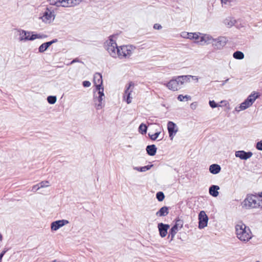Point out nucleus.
Wrapping results in <instances>:
<instances>
[{"label":"nucleus","instance_id":"9","mask_svg":"<svg viewBox=\"0 0 262 262\" xmlns=\"http://www.w3.org/2000/svg\"><path fill=\"white\" fill-rule=\"evenodd\" d=\"M199 228H204L207 225L208 217L204 211H201L199 214Z\"/></svg>","mask_w":262,"mask_h":262},{"label":"nucleus","instance_id":"47","mask_svg":"<svg viewBox=\"0 0 262 262\" xmlns=\"http://www.w3.org/2000/svg\"><path fill=\"white\" fill-rule=\"evenodd\" d=\"M75 62V60H73V61L71 62V63H73V62Z\"/></svg>","mask_w":262,"mask_h":262},{"label":"nucleus","instance_id":"19","mask_svg":"<svg viewBox=\"0 0 262 262\" xmlns=\"http://www.w3.org/2000/svg\"><path fill=\"white\" fill-rule=\"evenodd\" d=\"M220 189L219 186L217 185H212L209 188V193L214 197H216L219 195L218 190Z\"/></svg>","mask_w":262,"mask_h":262},{"label":"nucleus","instance_id":"26","mask_svg":"<svg viewBox=\"0 0 262 262\" xmlns=\"http://www.w3.org/2000/svg\"><path fill=\"white\" fill-rule=\"evenodd\" d=\"M233 57L237 59H242L244 57V54L243 53L240 51H236L234 53Z\"/></svg>","mask_w":262,"mask_h":262},{"label":"nucleus","instance_id":"29","mask_svg":"<svg viewBox=\"0 0 262 262\" xmlns=\"http://www.w3.org/2000/svg\"><path fill=\"white\" fill-rule=\"evenodd\" d=\"M160 132H158L155 133V134H150V133L148 134V135L152 140H156L159 137V135L160 134Z\"/></svg>","mask_w":262,"mask_h":262},{"label":"nucleus","instance_id":"31","mask_svg":"<svg viewBox=\"0 0 262 262\" xmlns=\"http://www.w3.org/2000/svg\"><path fill=\"white\" fill-rule=\"evenodd\" d=\"M245 109H246V101L242 103L239 106L235 107V111L237 112H239Z\"/></svg>","mask_w":262,"mask_h":262},{"label":"nucleus","instance_id":"45","mask_svg":"<svg viewBox=\"0 0 262 262\" xmlns=\"http://www.w3.org/2000/svg\"><path fill=\"white\" fill-rule=\"evenodd\" d=\"M3 239V236L2 234L0 233V241H2Z\"/></svg>","mask_w":262,"mask_h":262},{"label":"nucleus","instance_id":"44","mask_svg":"<svg viewBox=\"0 0 262 262\" xmlns=\"http://www.w3.org/2000/svg\"><path fill=\"white\" fill-rule=\"evenodd\" d=\"M229 0H221V2L222 3L227 4L228 2H229Z\"/></svg>","mask_w":262,"mask_h":262},{"label":"nucleus","instance_id":"12","mask_svg":"<svg viewBox=\"0 0 262 262\" xmlns=\"http://www.w3.org/2000/svg\"><path fill=\"white\" fill-rule=\"evenodd\" d=\"M69 223L67 220H58L52 223L51 225V230L53 231H56L60 227Z\"/></svg>","mask_w":262,"mask_h":262},{"label":"nucleus","instance_id":"3","mask_svg":"<svg viewBox=\"0 0 262 262\" xmlns=\"http://www.w3.org/2000/svg\"><path fill=\"white\" fill-rule=\"evenodd\" d=\"M248 205L251 208L262 207V195L249 194L247 196Z\"/></svg>","mask_w":262,"mask_h":262},{"label":"nucleus","instance_id":"6","mask_svg":"<svg viewBox=\"0 0 262 262\" xmlns=\"http://www.w3.org/2000/svg\"><path fill=\"white\" fill-rule=\"evenodd\" d=\"M211 39L212 37L210 36L197 32L195 33L193 40L195 43L204 45L208 43Z\"/></svg>","mask_w":262,"mask_h":262},{"label":"nucleus","instance_id":"28","mask_svg":"<svg viewBox=\"0 0 262 262\" xmlns=\"http://www.w3.org/2000/svg\"><path fill=\"white\" fill-rule=\"evenodd\" d=\"M147 128V126L145 124L142 123L139 126V131L142 134H145L146 133Z\"/></svg>","mask_w":262,"mask_h":262},{"label":"nucleus","instance_id":"16","mask_svg":"<svg viewBox=\"0 0 262 262\" xmlns=\"http://www.w3.org/2000/svg\"><path fill=\"white\" fill-rule=\"evenodd\" d=\"M63 7H74L80 4L81 0H62Z\"/></svg>","mask_w":262,"mask_h":262},{"label":"nucleus","instance_id":"7","mask_svg":"<svg viewBox=\"0 0 262 262\" xmlns=\"http://www.w3.org/2000/svg\"><path fill=\"white\" fill-rule=\"evenodd\" d=\"M246 226L244 224H238L236 226L237 237L241 240L246 241Z\"/></svg>","mask_w":262,"mask_h":262},{"label":"nucleus","instance_id":"2","mask_svg":"<svg viewBox=\"0 0 262 262\" xmlns=\"http://www.w3.org/2000/svg\"><path fill=\"white\" fill-rule=\"evenodd\" d=\"M135 47L131 45H123L117 48V56L120 59H128L132 55Z\"/></svg>","mask_w":262,"mask_h":262},{"label":"nucleus","instance_id":"24","mask_svg":"<svg viewBox=\"0 0 262 262\" xmlns=\"http://www.w3.org/2000/svg\"><path fill=\"white\" fill-rule=\"evenodd\" d=\"M235 156L241 159H246V151L244 150L237 151L235 152Z\"/></svg>","mask_w":262,"mask_h":262},{"label":"nucleus","instance_id":"37","mask_svg":"<svg viewBox=\"0 0 262 262\" xmlns=\"http://www.w3.org/2000/svg\"><path fill=\"white\" fill-rule=\"evenodd\" d=\"M82 84L84 87H89L91 85V82L89 81H84Z\"/></svg>","mask_w":262,"mask_h":262},{"label":"nucleus","instance_id":"46","mask_svg":"<svg viewBox=\"0 0 262 262\" xmlns=\"http://www.w3.org/2000/svg\"><path fill=\"white\" fill-rule=\"evenodd\" d=\"M220 103H225L226 104L227 101H221Z\"/></svg>","mask_w":262,"mask_h":262},{"label":"nucleus","instance_id":"11","mask_svg":"<svg viewBox=\"0 0 262 262\" xmlns=\"http://www.w3.org/2000/svg\"><path fill=\"white\" fill-rule=\"evenodd\" d=\"M167 129L169 137L172 140L174 136L178 132L176 124L172 121H169L167 124Z\"/></svg>","mask_w":262,"mask_h":262},{"label":"nucleus","instance_id":"18","mask_svg":"<svg viewBox=\"0 0 262 262\" xmlns=\"http://www.w3.org/2000/svg\"><path fill=\"white\" fill-rule=\"evenodd\" d=\"M93 82L96 87L102 86V76L99 73H96L94 76Z\"/></svg>","mask_w":262,"mask_h":262},{"label":"nucleus","instance_id":"36","mask_svg":"<svg viewBox=\"0 0 262 262\" xmlns=\"http://www.w3.org/2000/svg\"><path fill=\"white\" fill-rule=\"evenodd\" d=\"M188 35L189 33L186 32H182V33L181 34V36L184 38H188Z\"/></svg>","mask_w":262,"mask_h":262},{"label":"nucleus","instance_id":"40","mask_svg":"<svg viewBox=\"0 0 262 262\" xmlns=\"http://www.w3.org/2000/svg\"><path fill=\"white\" fill-rule=\"evenodd\" d=\"M6 250H4L1 253V254H0V262H2V258L4 256V254L6 253Z\"/></svg>","mask_w":262,"mask_h":262},{"label":"nucleus","instance_id":"17","mask_svg":"<svg viewBox=\"0 0 262 262\" xmlns=\"http://www.w3.org/2000/svg\"><path fill=\"white\" fill-rule=\"evenodd\" d=\"M57 41V39H53L50 41H48L45 43L41 44L38 48L39 52L40 53L44 52L46 50L48 49V48L53 43L56 42Z\"/></svg>","mask_w":262,"mask_h":262},{"label":"nucleus","instance_id":"30","mask_svg":"<svg viewBox=\"0 0 262 262\" xmlns=\"http://www.w3.org/2000/svg\"><path fill=\"white\" fill-rule=\"evenodd\" d=\"M156 197L159 201L161 202L164 199L165 195L162 192L160 191L157 193Z\"/></svg>","mask_w":262,"mask_h":262},{"label":"nucleus","instance_id":"13","mask_svg":"<svg viewBox=\"0 0 262 262\" xmlns=\"http://www.w3.org/2000/svg\"><path fill=\"white\" fill-rule=\"evenodd\" d=\"M42 20L46 23H50L54 18V15L49 9H47L42 16Z\"/></svg>","mask_w":262,"mask_h":262},{"label":"nucleus","instance_id":"27","mask_svg":"<svg viewBox=\"0 0 262 262\" xmlns=\"http://www.w3.org/2000/svg\"><path fill=\"white\" fill-rule=\"evenodd\" d=\"M177 98L180 101H183L184 99H185L186 101L190 100L191 99V96L189 95L183 96V95H179Z\"/></svg>","mask_w":262,"mask_h":262},{"label":"nucleus","instance_id":"1","mask_svg":"<svg viewBox=\"0 0 262 262\" xmlns=\"http://www.w3.org/2000/svg\"><path fill=\"white\" fill-rule=\"evenodd\" d=\"M189 79L188 76H179L175 79L170 80L167 84V87L170 90L176 91L180 89V85Z\"/></svg>","mask_w":262,"mask_h":262},{"label":"nucleus","instance_id":"5","mask_svg":"<svg viewBox=\"0 0 262 262\" xmlns=\"http://www.w3.org/2000/svg\"><path fill=\"white\" fill-rule=\"evenodd\" d=\"M175 224L171 228L169 232V235L171 236V239L172 240L177 232L183 227V221L178 217L175 219Z\"/></svg>","mask_w":262,"mask_h":262},{"label":"nucleus","instance_id":"42","mask_svg":"<svg viewBox=\"0 0 262 262\" xmlns=\"http://www.w3.org/2000/svg\"><path fill=\"white\" fill-rule=\"evenodd\" d=\"M148 169V168L147 166L142 167L141 168V171H145V170Z\"/></svg>","mask_w":262,"mask_h":262},{"label":"nucleus","instance_id":"32","mask_svg":"<svg viewBox=\"0 0 262 262\" xmlns=\"http://www.w3.org/2000/svg\"><path fill=\"white\" fill-rule=\"evenodd\" d=\"M47 100L50 104H54L56 101V96H50L48 97Z\"/></svg>","mask_w":262,"mask_h":262},{"label":"nucleus","instance_id":"21","mask_svg":"<svg viewBox=\"0 0 262 262\" xmlns=\"http://www.w3.org/2000/svg\"><path fill=\"white\" fill-rule=\"evenodd\" d=\"M168 208L167 207H162L158 212L156 213V215L158 216H166L168 214Z\"/></svg>","mask_w":262,"mask_h":262},{"label":"nucleus","instance_id":"39","mask_svg":"<svg viewBox=\"0 0 262 262\" xmlns=\"http://www.w3.org/2000/svg\"><path fill=\"white\" fill-rule=\"evenodd\" d=\"M154 28L156 30H160L162 28V26L159 24H155L154 25Z\"/></svg>","mask_w":262,"mask_h":262},{"label":"nucleus","instance_id":"15","mask_svg":"<svg viewBox=\"0 0 262 262\" xmlns=\"http://www.w3.org/2000/svg\"><path fill=\"white\" fill-rule=\"evenodd\" d=\"M259 96L257 92H253L247 99V108L251 106L255 101L256 98Z\"/></svg>","mask_w":262,"mask_h":262},{"label":"nucleus","instance_id":"25","mask_svg":"<svg viewBox=\"0 0 262 262\" xmlns=\"http://www.w3.org/2000/svg\"><path fill=\"white\" fill-rule=\"evenodd\" d=\"M50 4L55 5L57 7H63L62 0H50Z\"/></svg>","mask_w":262,"mask_h":262},{"label":"nucleus","instance_id":"41","mask_svg":"<svg viewBox=\"0 0 262 262\" xmlns=\"http://www.w3.org/2000/svg\"><path fill=\"white\" fill-rule=\"evenodd\" d=\"M39 188H40V187H39V184H37V185H35L33 186V187L32 188V189L34 190H37Z\"/></svg>","mask_w":262,"mask_h":262},{"label":"nucleus","instance_id":"8","mask_svg":"<svg viewBox=\"0 0 262 262\" xmlns=\"http://www.w3.org/2000/svg\"><path fill=\"white\" fill-rule=\"evenodd\" d=\"M20 40H33L36 38H41V36L38 34H32L31 35V33L29 32H27L24 30H22L20 32Z\"/></svg>","mask_w":262,"mask_h":262},{"label":"nucleus","instance_id":"33","mask_svg":"<svg viewBox=\"0 0 262 262\" xmlns=\"http://www.w3.org/2000/svg\"><path fill=\"white\" fill-rule=\"evenodd\" d=\"M40 185V188H43L44 187H47L49 186V182L48 181H42L39 184Z\"/></svg>","mask_w":262,"mask_h":262},{"label":"nucleus","instance_id":"22","mask_svg":"<svg viewBox=\"0 0 262 262\" xmlns=\"http://www.w3.org/2000/svg\"><path fill=\"white\" fill-rule=\"evenodd\" d=\"M147 154L151 156H155L157 151V148L155 145H148L146 147Z\"/></svg>","mask_w":262,"mask_h":262},{"label":"nucleus","instance_id":"10","mask_svg":"<svg viewBox=\"0 0 262 262\" xmlns=\"http://www.w3.org/2000/svg\"><path fill=\"white\" fill-rule=\"evenodd\" d=\"M134 86V83L133 82H130L123 96L124 100H125L128 104L132 102V97L130 95L131 93L133 92Z\"/></svg>","mask_w":262,"mask_h":262},{"label":"nucleus","instance_id":"38","mask_svg":"<svg viewBox=\"0 0 262 262\" xmlns=\"http://www.w3.org/2000/svg\"><path fill=\"white\" fill-rule=\"evenodd\" d=\"M195 33H189L188 39H190L191 40H193L194 37Z\"/></svg>","mask_w":262,"mask_h":262},{"label":"nucleus","instance_id":"4","mask_svg":"<svg viewBox=\"0 0 262 262\" xmlns=\"http://www.w3.org/2000/svg\"><path fill=\"white\" fill-rule=\"evenodd\" d=\"M115 37V36L114 35L110 36L108 40L106 42V50L110 55L113 57H117V48H118L116 40L113 39Z\"/></svg>","mask_w":262,"mask_h":262},{"label":"nucleus","instance_id":"34","mask_svg":"<svg viewBox=\"0 0 262 262\" xmlns=\"http://www.w3.org/2000/svg\"><path fill=\"white\" fill-rule=\"evenodd\" d=\"M209 105L212 108H215L216 107L221 106V105L216 104L213 100L209 101Z\"/></svg>","mask_w":262,"mask_h":262},{"label":"nucleus","instance_id":"23","mask_svg":"<svg viewBox=\"0 0 262 262\" xmlns=\"http://www.w3.org/2000/svg\"><path fill=\"white\" fill-rule=\"evenodd\" d=\"M96 89L98 91L99 94L98 100L100 103H101V101L102 100V97L104 96L103 87L102 86H97L96 87Z\"/></svg>","mask_w":262,"mask_h":262},{"label":"nucleus","instance_id":"20","mask_svg":"<svg viewBox=\"0 0 262 262\" xmlns=\"http://www.w3.org/2000/svg\"><path fill=\"white\" fill-rule=\"evenodd\" d=\"M209 171L211 173L217 174L221 171V167L217 164H212L209 167Z\"/></svg>","mask_w":262,"mask_h":262},{"label":"nucleus","instance_id":"14","mask_svg":"<svg viewBox=\"0 0 262 262\" xmlns=\"http://www.w3.org/2000/svg\"><path fill=\"white\" fill-rule=\"evenodd\" d=\"M159 234L162 237H164L167 234V230L169 228V225L163 223H159L158 226Z\"/></svg>","mask_w":262,"mask_h":262},{"label":"nucleus","instance_id":"48","mask_svg":"<svg viewBox=\"0 0 262 262\" xmlns=\"http://www.w3.org/2000/svg\"><path fill=\"white\" fill-rule=\"evenodd\" d=\"M193 103H191V106H192L193 105Z\"/></svg>","mask_w":262,"mask_h":262},{"label":"nucleus","instance_id":"43","mask_svg":"<svg viewBox=\"0 0 262 262\" xmlns=\"http://www.w3.org/2000/svg\"><path fill=\"white\" fill-rule=\"evenodd\" d=\"M252 155L251 152H247V159L250 158Z\"/></svg>","mask_w":262,"mask_h":262},{"label":"nucleus","instance_id":"49","mask_svg":"<svg viewBox=\"0 0 262 262\" xmlns=\"http://www.w3.org/2000/svg\"><path fill=\"white\" fill-rule=\"evenodd\" d=\"M256 262H260L259 261H256Z\"/></svg>","mask_w":262,"mask_h":262},{"label":"nucleus","instance_id":"35","mask_svg":"<svg viewBox=\"0 0 262 262\" xmlns=\"http://www.w3.org/2000/svg\"><path fill=\"white\" fill-rule=\"evenodd\" d=\"M256 147L258 150H262V140L256 143Z\"/></svg>","mask_w":262,"mask_h":262}]
</instances>
